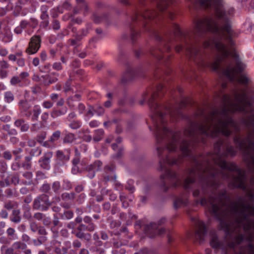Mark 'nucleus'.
Instances as JSON below:
<instances>
[{
    "label": "nucleus",
    "mask_w": 254,
    "mask_h": 254,
    "mask_svg": "<svg viewBox=\"0 0 254 254\" xmlns=\"http://www.w3.org/2000/svg\"><path fill=\"white\" fill-rule=\"evenodd\" d=\"M18 206V203L14 201H8L4 203V208L7 210H10Z\"/></svg>",
    "instance_id": "nucleus-38"
},
{
    "label": "nucleus",
    "mask_w": 254,
    "mask_h": 254,
    "mask_svg": "<svg viewBox=\"0 0 254 254\" xmlns=\"http://www.w3.org/2000/svg\"><path fill=\"white\" fill-rule=\"evenodd\" d=\"M104 131L102 129H97L95 131V135L93 136V141L97 142L102 138Z\"/></svg>",
    "instance_id": "nucleus-31"
},
{
    "label": "nucleus",
    "mask_w": 254,
    "mask_h": 254,
    "mask_svg": "<svg viewBox=\"0 0 254 254\" xmlns=\"http://www.w3.org/2000/svg\"><path fill=\"white\" fill-rule=\"evenodd\" d=\"M60 216L63 220H69L73 217V212L71 210L64 211V213L60 214Z\"/></svg>",
    "instance_id": "nucleus-34"
},
{
    "label": "nucleus",
    "mask_w": 254,
    "mask_h": 254,
    "mask_svg": "<svg viewBox=\"0 0 254 254\" xmlns=\"http://www.w3.org/2000/svg\"><path fill=\"white\" fill-rule=\"evenodd\" d=\"M52 191L56 194H58L62 190V187L60 182L55 181L54 182L51 186Z\"/></svg>",
    "instance_id": "nucleus-37"
},
{
    "label": "nucleus",
    "mask_w": 254,
    "mask_h": 254,
    "mask_svg": "<svg viewBox=\"0 0 254 254\" xmlns=\"http://www.w3.org/2000/svg\"><path fill=\"white\" fill-rule=\"evenodd\" d=\"M53 152L48 151L46 152L42 158H41L39 162L40 166L45 169H49L50 167V160L53 157Z\"/></svg>",
    "instance_id": "nucleus-16"
},
{
    "label": "nucleus",
    "mask_w": 254,
    "mask_h": 254,
    "mask_svg": "<svg viewBox=\"0 0 254 254\" xmlns=\"http://www.w3.org/2000/svg\"><path fill=\"white\" fill-rule=\"evenodd\" d=\"M3 157L5 159L9 160L12 158V155L10 151H5L3 152Z\"/></svg>",
    "instance_id": "nucleus-63"
},
{
    "label": "nucleus",
    "mask_w": 254,
    "mask_h": 254,
    "mask_svg": "<svg viewBox=\"0 0 254 254\" xmlns=\"http://www.w3.org/2000/svg\"><path fill=\"white\" fill-rule=\"evenodd\" d=\"M4 98L6 102L9 103L12 102L14 99V96L10 92H6L4 94Z\"/></svg>",
    "instance_id": "nucleus-47"
},
{
    "label": "nucleus",
    "mask_w": 254,
    "mask_h": 254,
    "mask_svg": "<svg viewBox=\"0 0 254 254\" xmlns=\"http://www.w3.org/2000/svg\"><path fill=\"white\" fill-rule=\"evenodd\" d=\"M158 16V13L154 10L145 11L141 13H135L127 22V24L130 28V39L132 42L134 41L139 36V33L134 29V27L137 25H142L145 27L151 19Z\"/></svg>",
    "instance_id": "nucleus-6"
},
{
    "label": "nucleus",
    "mask_w": 254,
    "mask_h": 254,
    "mask_svg": "<svg viewBox=\"0 0 254 254\" xmlns=\"http://www.w3.org/2000/svg\"><path fill=\"white\" fill-rule=\"evenodd\" d=\"M51 186L48 183H45L40 187V190L41 192L52 194Z\"/></svg>",
    "instance_id": "nucleus-39"
},
{
    "label": "nucleus",
    "mask_w": 254,
    "mask_h": 254,
    "mask_svg": "<svg viewBox=\"0 0 254 254\" xmlns=\"http://www.w3.org/2000/svg\"><path fill=\"white\" fill-rule=\"evenodd\" d=\"M43 223L45 226H49L51 223V220L50 217H47L45 215L44 216V219L42 220Z\"/></svg>",
    "instance_id": "nucleus-60"
},
{
    "label": "nucleus",
    "mask_w": 254,
    "mask_h": 254,
    "mask_svg": "<svg viewBox=\"0 0 254 254\" xmlns=\"http://www.w3.org/2000/svg\"><path fill=\"white\" fill-rule=\"evenodd\" d=\"M70 150L67 149L64 151L58 150L57 151L56 155L57 158L62 161H67L70 158Z\"/></svg>",
    "instance_id": "nucleus-18"
},
{
    "label": "nucleus",
    "mask_w": 254,
    "mask_h": 254,
    "mask_svg": "<svg viewBox=\"0 0 254 254\" xmlns=\"http://www.w3.org/2000/svg\"><path fill=\"white\" fill-rule=\"evenodd\" d=\"M72 247L75 251H77L81 247V243L78 240H75L72 242Z\"/></svg>",
    "instance_id": "nucleus-52"
},
{
    "label": "nucleus",
    "mask_w": 254,
    "mask_h": 254,
    "mask_svg": "<svg viewBox=\"0 0 254 254\" xmlns=\"http://www.w3.org/2000/svg\"><path fill=\"white\" fill-rule=\"evenodd\" d=\"M75 197V194L74 192H64L62 193L61 195L62 199L65 201L73 200Z\"/></svg>",
    "instance_id": "nucleus-35"
},
{
    "label": "nucleus",
    "mask_w": 254,
    "mask_h": 254,
    "mask_svg": "<svg viewBox=\"0 0 254 254\" xmlns=\"http://www.w3.org/2000/svg\"><path fill=\"white\" fill-rule=\"evenodd\" d=\"M81 126V123L79 121H73L69 125V127L73 129H77Z\"/></svg>",
    "instance_id": "nucleus-44"
},
{
    "label": "nucleus",
    "mask_w": 254,
    "mask_h": 254,
    "mask_svg": "<svg viewBox=\"0 0 254 254\" xmlns=\"http://www.w3.org/2000/svg\"><path fill=\"white\" fill-rule=\"evenodd\" d=\"M77 2V6L73 10V14H77L79 13L80 9L84 8V13L87 12L88 7L86 3L83 1V0H76Z\"/></svg>",
    "instance_id": "nucleus-26"
},
{
    "label": "nucleus",
    "mask_w": 254,
    "mask_h": 254,
    "mask_svg": "<svg viewBox=\"0 0 254 254\" xmlns=\"http://www.w3.org/2000/svg\"><path fill=\"white\" fill-rule=\"evenodd\" d=\"M54 252L55 254H66L67 249L64 248L60 249V248L57 247L55 249Z\"/></svg>",
    "instance_id": "nucleus-50"
},
{
    "label": "nucleus",
    "mask_w": 254,
    "mask_h": 254,
    "mask_svg": "<svg viewBox=\"0 0 254 254\" xmlns=\"http://www.w3.org/2000/svg\"><path fill=\"white\" fill-rule=\"evenodd\" d=\"M41 112V109L38 106H35L34 109L32 110V114H33L31 117L32 121H37Z\"/></svg>",
    "instance_id": "nucleus-33"
},
{
    "label": "nucleus",
    "mask_w": 254,
    "mask_h": 254,
    "mask_svg": "<svg viewBox=\"0 0 254 254\" xmlns=\"http://www.w3.org/2000/svg\"><path fill=\"white\" fill-rule=\"evenodd\" d=\"M158 9L160 11H164L167 7L172 3L173 0H155Z\"/></svg>",
    "instance_id": "nucleus-21"
},
{
    "label": "nucleus",
    "mask_w": 254,
    "mask_h": 254,
    "mask_svg": "<svg viewBox=\"0 0 254 254\" xmlns=\"http://www.w3.org/2000/svg\"><path fill=\"white\" fill-rule=\"evenodd\" d=\"M75 136L72 133H67L65 134L64 139L63 142L64 143H71L75 140Z\"/></svg>",
    "instance_id": "nucleus-30"
},
{
    "label": "nucleus",
    "mask_w": 254,
    "mask_h": 254,
    "mask_svg": "<svg viewBox=\"0 0 254 254\" xmlns=\"http://www.w3.org/2000/svg\"><path fill=\"white\" fill-rule=\"evenodd\" d=\"M196 229L193 235L194 240L199 244L204 242L206 235V228L203 222L198 220L195 223Z\"/></svg>",
    "instance_id": "nucleus-10"
},
{
    "label": "nucleus",
    "mask_w": 254,
    "mask_h": 254,
    "mask_svg": "<svg viewBox=\"0 0 254 254\" xmlns=\"http://www.w3.org/2000/svg\"><path fill=\"white\" fill-rule=\"evenodd\" d=\"M122 139L121 137H118L116 139V143H113L112 147L113 149L116 152V154L114 155V158H119L122 156L123 153V148L122 146L120 144L122 142Z\"/></svg>",
    "instance_id": "nucleus-17"
},
{
    "label": "nucleus",
    "mask_w": 254,
    "mask_h": 254,
    "mask_svg": "<svg viewBox=\"0 0 254 254\" xmlns=\"http://www.w3.org/2000/svg\"><path fill=\"white\" fill-rule=\"evenodd\" d=\"M155 37L157 40L161 41V46L164 47L163 49L161 48L158 49H152L150 51L151 54L159 60L163 58H168L170 56L166 55L164 52L170 50V46L168 44H170V45H173L175 42L168 35L162 37L160 35L155 34Z\"/></svg>",
    "instance_id": "nucleus-7"
},
{
    "label": "nucleus",
    "mask_w": 254,
    "mask_h": 254,
    "mask_svg": "<svg viewBox=\"0 0 254 254\" xmlns=\"http://www.w3.org/2000/svg\"><path fill=\"white\" fill-rule=\"evenodd\" d=\"M242 124L248 130L247 135L242 138L236 135L233 140L242 152L243 160L249 171L254 172V113L243 118Z\"/></svg>",
    "instance_id": "nucleus-5"
},
{
    "label": "nucleus",
    "mask_w": 254,
    "mask_h": 254,
    "mask_svg": "<svg viewBox=\"0 0 254 254\" xmlns=\"http://www.w3.org/2000/svg\"><path fill=\"white\" fill-rule=\"evenodd\" d=\"M51 205L49 196L46 194H42L36 197L33 202L34 209L46 211Z\"/></svg>",
    "instance_id": "nucleus-9"
},
{
    "label": "nucleus",
    "mask_w": 254,
    "mask_h": 254,
    "mask_svg": "<svg viewBox=\"0 0 254 254\" xmlns=\"http://www.w3.org/2000/svg\"><path fill=\"white\" fill-rule=\"evenodd\" d=\"M102 165V163L100 160H96L86 167V170L88 172L87 176L92 179L95 176V173L98 171Z\"/></svg>",
    "instance_id": "nucleus-14"
},
{
    "label": "nucleus",
    "mask_w": 254,
    "mask_h": 254,
    "mask_svg": "<svg viewBox=\"0 0 254 254\" xmlns=\"http://www.w3.org/2000/svg\"><path fill=\"white\" fill-rule=\"evenodd\" d=\"M53 223L55 227L57 226L60 224L59 218L57 214H54Z\"/></svg>",
    "instance_id": "nucleus-62"
},
{
    "label": "nucleus",
    "mask_w": 254,
    "mask_h": 254,
    "mask_svg": "<svg viewBox=\"0 0 254 254\" xmlns=\"http://www.w3.org/2000/svg\"><path fill=\"white\" fill-rule=\"evenodd\" d=\"M41 39L38 36H33L30 40L29 46L27 48L26 52L28 54H35L40 47Z\"/></svg>",
    "instance_id": "nucleus-13"
},
{
    "label": "nucleus",
    "mask_w": 254,
    "mask_h": 254,
    "mask_svg": "<svg viewBox=\"0 0 254 254\" xmlns=\"http://www.w3.org/2000/svg\"><path fill=\"white\" fill-rule=\"evenodd\" d=\"M50 99L53 102H56L58 107L63 106L64 103V100L63 98H60V95L57 93H52L50 95Z\"/></svg>",
    "instance_id": "nucleus-24"
},
{
    "label": "nucleus",
    "mask_w": 254,
    "mask_h": 254,
    "mask_svg": "<svg viewBox=\"0 0 254 254\" xmlns=\"http://www.w3.org/2000/svg\"><path fill=\"white\" fill-rule=\"evenodd\" d=\"M158 227L156 223H150L149 224L144 226V232L150 238H153L156 235L161 236L165 232V229L164 228L157 230Z\"/></svg>",
    "instance_id": "nucleus-11"
},
{
    "label": "nucleus",
    "mask_w": 254,
    "mask_h": 254,
    "mask_svg": "<svg viewBox=\"0 0 254 254\" xmlns=\"http://www.w3.org/2000/svg\"><path fill=\"white\" fill-rule=\"evenodd\" d=\"M222 107L215 109L208 114L200 111L202 122L195 125L199 131L205 136H216L219 134L228 137L232 133L230 127L238 128L237 123L229 115L238 111L245 114L241 119L254 113L251 109L254 104V86H246L240 93L234 90L233 97L227 94L222 96Z\"/></svg>",
    "instance_id": "nucleus-3"
},
{
    "label": "nucleus",
    "mask_w": 254,
    "mask_h": 254,
    "mask_svg": "<svg viewBox=\"0 0 254 254\" xmlns=\"http://www.w3.org/2000/svg\"><path fill=\"white\" fill-rule=\"evenodd\" d=\"M42 77L44 78L43 83L46 86H49L51 84L56 82L58 80V78L52 76V75L49 74L43 76Z\"/></svg>",
    "instance_id": "nucleus-27"
},
{
    "label": "nucleus",
    "mask_w": 254,
    "mask_h": 254,
    "mask_svg": "<svg viewBox=\"0 0 254 254\" xmlns=\"http://www.w3.org/2000/svg\"><path fill=\"white\" fill-rule=\"evenodd\" d=\"M41 127H42L40 124L38 123H35L32 125L31 127V130L32 131H37L40 129Z\"/></svg>",
    "instance_id": "nucleus-59"
},
{
    "label": "nucleus",
    "mask_w": 254,
    "mask_h": 254,
    "mask_svg": "<svg viewBox=\"0 0 254 254\" xmlns=\"http://www.w3.org/2000/svg\"><path fill=\"white\" fill-rule=\"evenodd\" d=\"M10 220L14 223H18L21 220L20 211L19 209H14L10 217Z\"/></svg>",
    "instance_id": "nucleus-25"
},
{
    "label": "nucleus",
    "mask_w": 254,
    "mask_h": 254,
    "mask_svg": "<svg viewBox=\"0 0 254 254\" xmlns=\"http://www.w3.org/2000/svg\"><path fill=\"white\" fill-rule=\"evenodd\" d=\"M8 212L5 209H2L0 211V217L2 219H6L8 217Z\"/></svg>",
    "instance_id": "nucleus-64"
},
{
    "label": "nucleus",
    "mask_w": 254,
    "mask_h": 254,
    "mask_svg": "<svg viewBox=\"0 0 254 254\" xmlns=\"http://www.w3.org/2000/svg\"><path fill=\"white\" fill-rule=\"evenodd\" d=\"M11 240L7 237L2 236L0 237V243L3 245H9Z\"/></svg>",
    "instance_id": "nucleus-49"
},
{
    "label": "nucleus",
    "mask_w": 254,
    "mask_h": 254,
    "mask_svg": "<svg viewBox=\"0 0 254 254\" xmlns=\"http://www.w3.org/2000/svg\"><path fill=\"white\" fill-rule=\"evenodd\" d=\"M61 135V132L60 130H58L54 131L51 136L49 141L53 143L57 141L60 138Z\"/></svg>",
    "instance_id": "nucleus-40"
},
{
    "label": "nucleus",
    "mask_w": 254,
    "mask_h": 254,
    "mask_svg": "<svg viewBox=\"0 0 254 254\" xmlns=\"http://www.w3.org/2000/svg\"><path fill=\"white\" fill-rule=\"evenodd\" d=\"M6 233L7 236L11 240V241L17 240L18 239V236L16 234V231L13 228L9 227L7 228Z\"/></svg>",
    "instance_id": "nucleus-29"
},
{
    "label": "nucleus",
    "mask_w": 254,
    "mask_h": 254,
    "mask_svg": "<svg viewBox=\"0 0 254 254\" xmlns=\"http://www.w3.org/2000/svg\"><path fill=\"white\" fill-rule=\"evenodd\" d=\"M82 39V38L79 35V34L76 33L73 36L72 38L68 40L67 42L70 46L77 48L81 45Z\"/></svg>",
    "instance_id": "nucleus-20"
},
{
    "label": "nucleus",
    "mask_w": 254,
    "mask_h": 254,
    "mask_svg": "<svg viewBox=\"0 0 254 254\" xmlns=\"http://www.w3.org/2000/svg\"><path fill=\"white\" fill-rule=\"evenodd\" d=\"M47 240L46 236H40L37 239L33 240V244L35 246H40L45 243Z\"/></svg>",
    "instance_id": "nucleus-41"
},
{
    "label": "nucleus",
    "mask_w": 254,
    "mask_h": 254,
    "mask_svg": "<svg viewBox=\"0 0 254 254\" xmlns=\"http://www.w3.org/2000/svg\"><path fill=\"white\" fill-rule=\"evenodd\" d=\"M14 125L17 127H19L22 132L27 131L29 128L28 124L26 123L24 120L22 119H17L14 122Z\"/></svg>",
    "instance_id": "nucleus-22"
},
{
    "label": "nucleus",
    "mask_w": 254,
    "mask_h": 254,
    "mask_svg": "<svg viewBox=\"0 0 254 254\" xmlns=\"http://www.w3.org/2000/svg\"><path fill=\"white\" fill-rule=\"evenodd\" d=\"M38 234L42 236H45L47 234L46 229L43 226H40L37 230Z\"/></svg>",
    "instance_id": "nucleus-57"
},
{
    "label": "nucleus",
    "mask_w": 254,
    "mask_h": 254,
    "mask_svg": "<svg viewBox=\"0 0 254 254\" xmlns=\"http://www.w3.org/2000/svg\"><path fill=\"white\" fill-rule=\"evenodd\" d=\"M46 132H42L37 136L36 140L39 143L42 144L43 142H44L45 139L46 138Z\"/></svg>",
    "instance_id": "nucleus-45"
},
{
    "label": "nucleus",
    "mask_w": 254,
    "mask_h": 254,
    "mask_svg": "<svg viewBox=\"0 0 254 254\" xmlns=\"http://www.w3.org/2000/svg\"><path fill=\"white\" fill-rule=\"evenodd\" d=\"M21 80L18 76H14L10 79V83L12 85H15L21 82Z\"/></svg>",
    "instance_id": "nucleus-54"
},
{
    "label": "nucleus",
    "mask_w": 254,
    "mask_h": 254,
    "mask_svg": "<svg viewBox=\"0 0 254 254\" xmlns=\"http://www.w3.org/2000/svg\"><path fill=\"white\" fill-rule=\"evenodd\" d=\"M52 68L57 71H60L63 69V66L60 62H55L52 64Z\"/></svg>",
    "instance_id": "nucleus-48"
},
{
    "label": "nucleus",
    "mask_w": 254,
    "mask_h": 254,
    "mask_svg": "<svg viewBox=\"0 0 254 254\" xmlns=\"http://www.w3.org/2000/svg\"><path fill=\"white\" fill-rule=\"evenodd\" d=\"M242 189L246 196L231 202L220 222L221 229L226 234L225 242L218 240L215 232H211V246L224 251L225 254H254V233L251 231L254 230V220L250 218L254 216V207L251 205L254 201V176Z\"/></svg>",
    "instance_id": "nucleus-2"
},
{
    "label": "nucleus",
    "mask_w": 254,
    "mask_h": 254,
    "mask_svg": "<svg viewBox=\"0 0 254 254\" xmlns=\"http://www.w3.org/2000/svg\"><path fill=\"white\" fill-rule=\"evenodd\" d=\"M67 112V108L66 107L61 109H53L51 112V116L52 118L55 119L60 116L64 115Z\"/></svg>",
    "instance_id": "nucleus-23"
},
{
    "label": "nucleus",
    "mask_w": 254,
    "mask_h": 254,
    "mask_svg": "<svg viewBox=\"0 0 254 254\" xmlns=\"http://www.w3.org/2000/svg\"><path fill=\"white\" fill-rule=\"evenodd\" d=\"M133 72L131 68L128 67L122 75V82L125 83L130 81L133 78Z\"/></svg>",
    "instance_id": "nucleus-19"
},
{
    "label": "nucleus",
    "mask_w": 254,
    "mask_h": 254,
    "mask_svg": "<svg viewBox=\"0 0 254 254\" xmlns=\"http://www.w3.org/2000/svg\"><path fill=\"white\" fill-rule=\"evenodd\" d=\"M42 106L46 109H50L53 106V103L49 101H45L43 103Z\"/></svg>",
    "instance_id": "nucleus-58"
},
{
    "label": "nucleus",
    "mask_w": 254,
    "mask_h": 254,
    "mask_svg": "<svg viewBox=\"0 0 254 254\" xmlns=\"http://www.w3.org/2000/svg\"><path fill=\"white\" fill-rule=\"evenodd\" d=\"M95 111L96 113H97L98 115L101 116L104 114V109L102 107H101L100 106H98L95 109Z\"/></svg>",
    "instance_id": "nucleus-56"
},
{
    "label": "nucleus",
    "mask_w": 254,
    "mask_h": 254,
    "mask_svg": "<svg viewBox=\"0 0 254 254\" xmlns=\"http://www.w3.org/2000/svg\"><path fill=\"white\" fill-rule=\"evenodd\" d=\"M10 180V183L16 186L19 183V178L18 175L15 174L9 178Z\"/></svg>",
    "instance_id": "nucleus-46"
},
{
    "label": "nucleus",
    "mask_w": 254,
    "mask_h": 254,
    "mask_svg": "<svg viewBox=\"0 0 254 254\" xmlns=\"http://www.w3.org/2000/svg\"><path fill=\"white\" fill-rule=\"evenodd\" d=\"M44 216H45V214H44L42 213L37 212L34 214L33 217L35 219H36L38 221H40V220H42L43 219H44Z\"/></svg>",
    "instance_id": "nucleus-55"
},
{
    "label": "nucleus",
    "mask_w": 254,
    "mask_h": 254,
    "mask_svg": "<svg viewBox=\"0 0 254 254\" xmlns=\"http://www.w3.org/2000/svg\"><path fill=\"white\" fill-rule=\"evenodd\" d=\"M188 203V200L187 198H178L174 202V207L177 209L181 205H186Z\"/></svg>",
    "instance_id": "nucleus-32"
},
{
    "label": "nucleus",
    "mask_w": 254,
    "mask_h": 254,
    "mask_svg": "<svg viewBox=\"0 0 254 254\" xmlns=\"http://www.w3.org/2000/svg\"><path fill=\"white\" fill-rule=\"evenodd\" d=\"M92 29V25L90 23L86 24L85 27L82 28L79 34V35L83 39V37L87 36Z\"/></svg>",
    "instance_id": "nucleus-28"
},
{
    "label": "nucleus",
    "mask_w": 254,
    "mask_h": 254,
    "mask_svg": "<svg viewBox=\"0 0 254 254\" xmlns=\"http://www.w3.org/2000/svg\"><path fill=\"white\" fill-rule=\"evenodd\" d=\"M115 166L112 165L111 167L107 166L105 167V173L103 175V181L107 183L109 181H116V176L114 172Z\"/></svg>",
    "instance_id": "nucleus-15"
},
{
    "label": "nucleus",
    "mask_w": 254,
    "mask_h": 254,
    "mask_svg": "<svg viewBox=\"0 0 254 254\" xmlns=\"http://www.w3.org/2000/svg\"><path fill=\"white\" fill-rule=\"evenodd\" d=\"M20 108L21 110V112H27L29 110L30 106L27 101H21L20 102Z\"/></svg>",
    "instance_id": "nucleus-43"
},
{
    "label": "nucleus",
    "mask_w": 254,
    "mask_h": 254,
    "mask_svg": "<svg viewBox=\"0 0 254 254\" xmlns=\"http://www.w3.org/2000/svg\"><path fill=\"white\" fill-rule=\"evenodd\" d=\"M27 245L21 241L14 242L11 247H7L2 246L1 247V251H4V254H19L20 250H22L24 254H31V251L27 249Z\"/></svg>",
    "instance_id": "nucleus-8"
},
{
    "label": "nucleus",
    "mask_w": 254,
    "mask_h": 254,
    "mask_svg": "<svg viewBox=\"0 0 254 254\" xmlns=\"http://www.w3.org/2000/svg\"><path fill=\"white\" fill-rule=\"evenodd\" d=\"M9 67L8 62L5 60L0 61V68L4 69H7Z\"/></svg>",
    "instance_id": "nucleus-53"
},
{
    "label": "nucleus",
    "mask_w": 254,
    "mask_h": 254,
    "mask_svg": "<svg viewBox=\"0 0 254 254\" xmlns=\"http://www.w3.org/2000/svg\"><path fill=\"white\" fill-rule=\"evenodd\" d=\"M126 189L128 190L131 193H133L135 190V187L134 186V181L132 180H129L125 187Z\"/></svg>",
    "instance_id": "nucleus-42"
},
{
    "label": "nucleus",
    "mask_w": 254,
    "mask_h": 254,
    "mask_svg": "<svg viewBox=\"0 0 254 254\" xmlns=\"http://www.w3.org/2000/svg\"><path fill=\"white\" fill-rule=\"evenodd\" d=\"M41 39L38 36H33L30 40L29 46L27 48L26 52L28 54H35L40 47Z\"/></svg>",
    "instance_id": "nucleus-12"
},
{
    "label": "nucleus",
    "mask_w": 254,
    "mask_h": 254,
    "mask_svg": "<svg viewBox=\"0 0 254 254\" xmlns=\"http://www.w3.org/2000/svg\"><path fill=\"white\" fill-rule=\"evenodd\" d=\"M237 54L243 65L242 70L238 67L235 58L231 55L229 56L228 61L220 60L219 59H220L221 55L219 52H217L216 56L212 61L211 60L204 61L201 53H199L196 49H195L193 55H188V56L197 64L209 67L213 71L225 76L231 82H234L237 80L239 83L246 85L251 83V79L244 74L240 75L237 78V75L242 72L245 68V64L241 62L238 54L237 53Z\"/></svg>",
    "instance_id": "nucleus-4"
},
{
    "label": "nucleus",
    "mask_w": 254,
    "mask_h": 254,
    "mask_svg": "<svg viewBox=\"0 0 254 254\" xmlns=\"http://www.w3.org/2000/svg\"><path fill=\"white\" fill-rule=\"evenodd\" d=\"M41 18L43 20V21L41 23V26L43 27H47L49 25V15L46 12L44 11L41 15Z\"/></svg>",
    "instance_id": "nucleus-36"
},
{
    "label": "nucleus",
    "mask_w": 254,
    "mask_h": 254,
    "mask_svg": "<svg viewBox=\"0 0 254 254\" xmlns=\"http://www.w3.org/2000/svg\"><path fill=\"white\" fill-rule=\"evenodd\" d=\"M8 74V71L6 69H4L0 68V78H4L7 77Z\"/></svg>",
    "instance_id": "nucleus-61"
},
{
    "label": "nucleus",
    "mask_w": 254,
    "mask_h": 254,
    "mask_svg": "<svg viewBox=\"0 0 254 254\" xmlns=\"http://www.w3.org/2000/svg\"><path fill=\"white\" fill-rule=\"evenodd\" d=\"M39 227H38L37 224L36 223V222H34V221H31L30 223V230L33 232H36L38 228H39Z\"/></svg>",
    "instance_id": "nucleus-51"
},
{
    "label": "nucleus",
    "mask_w": 254,
    "mask_h": 254,
    "mask_svg": "<svg viewBox=\"0 0 254 254\" xmlns=\"http://www.w3.org/2000/svg\"><path fill=\"white\" fill-rule=\"evenodd\" d=\"M163 86L159 85L156 90L151 93H144L143 101L147 100L150 111L157 142L156 150L160 158V167L164 173L161 175V186L164 191H167L169 187H176L181 184V180L175 173L166 168V164L169 166L181 164L185 157H189L193 163V168L189 169L188 176L184 183V188L189 189L194 182L196 176L200 178V189L193 191L194 197H199L196 200L202 206L208 208L210 213L220 222L228 210L229 201L225 190L217 192L219 184L217 177L232 181L235 187L240 189L245 188L246 179L245 171L238 167L232 162L228 163L223 159L228 157H233L237 154V149L229 142L224 143L222 139H219L214 144V153H208L206 155L196 156L192 152L193 143L197 142L205 143L208 137H218L210 135H204L195 127V125L202 122L199 109L195 114L193 121H191L189 127L186 128L182 137L181 132H173L166 127L167 114L174 118L182 116L181 109L187 104L186 100L182 101L179 107L171 108L170 106H162L157 102V99L162 94Z\"/></svg>",
    "instance_id": "nucleus-1"
}]
</instances>
